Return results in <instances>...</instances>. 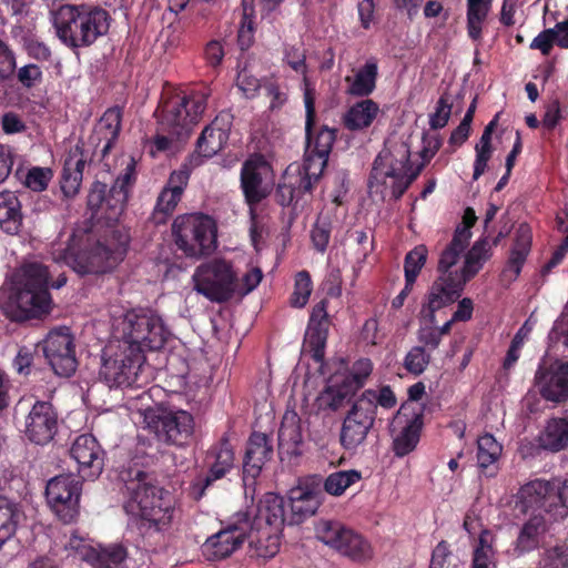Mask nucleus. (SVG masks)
Instances as JSON below:
<instances>
[{"label": "nucleus", "mask_w": 568, "mask_h": 568, "mask_svg": "<svg viewBox=\"0 0 568 568\" xmlns=\"http://www.w3.org/2000/svg\"><path fill=\"white\" fill-rule=\"evenodd\" d=\"M378 65L375 59H368L355 73L354 78L346 77L349 82L347 92L354 97H368L376 88Z\"/></svg>", "instance_id": "obj_43"}, {"label": "nucleus", "mask_w": 568, "mask_h": 568, "mask_svg": "<svg viewBox=\"0 0 568 568\" xmlns=\"http://www.w3.org/2000/svg\"><path fill=\"white\" fill-rule=\"evenodd\" d=\"M230 123H224V116L217 115L201 132L195 152L189 158L199 156V166L203 163V158L210 159L223 149L229 140Z\"/></svg>", "instance_id": "obj_30"}, {"label": "nucleus", "mask_w": 568, "mask_h": 568, "mask_svg": "<svg viewBox=\"0 0 568 568\" xmlns=\"http://www.w3.org/2000/svg\"><path fill=\"white\" fill-rule=\"evenodd\" d=\"M22 516L23 511L17 501L0 495V548L16 534Z\"/></svg>", "instance_id": "obj_45"}, {"label": "nucleus", "mask_w": 568, "mask_h": 568, "mask_svg": "<svg viewBox=\"0 0 568 568\" xmlns=\"http://www.w3.org/2000/svg\"><path fill=\"white\" fill-rule=\"evenodd\" d=\"M128 252V241L116 240L114 236L84 247H77L69 243L63 253V260L77 273L103 274L111 271L123 261Z\"/></svg>", "instance_id": "obj_9"}, {"label": "nucleus", "mask_w": 568, "mask_h": 568, "mask_svg": "<svg viewBox=\"0 0 568 568\" xmlns=\"http://www.w3.org/2000/svg\"><path fill=\"white\" fill-rule=\"evenodd\" d=\"M104 450L91 434H83L75 438L70 456L78 464V473L82 479H94L100 476L104 466Z\"/></svg>", "instance_id": "obj_25"}, {"label": "nucleus", "mask_w": 568, "mask_h": 568, "mask_svg": "<svg viewBox=\"0 0 568 568\" xmlns=\"http://www.w3.org/2000/svg\"><path fill=\"white\" fill-rule=\"evenodd\" d=\"M362 478L358 470H338L329 474L324 481V490L332 496H341Z\"/></svg>", "instance_id": "obj_51"}, {"label": "nucleus", "mask_w": 568, "mask_h": 568, "mask_svg": "<svg viewBox=\"0 0 568 568\" xmlns=\"http://www.w3.org/2000/svg\"><path fill=\"white\" fill-rule=\"evenodd\" d=\"M100 378L110 387H141L145 383L143 378L145 355L134 353L119 343L113 352L108 347L102 357Z\"/></svg>", "instance_id": "obj_11"}, {"label": "nucleus", "mask_w": 568, "mask_h": 568, "mask_svg": "<svg viewBox=\"0 0 568 568\" xmlns=\"http://www.w3.org/2000/svg\"><path fill=\"white\" fill-rule=\"evenodd\" d=\"M332 229L331 217L327 215H318L311 230V241L318 253H325L331 240Z\"/></svg>", "instance_id": "obj_55"}, {"label": "nucleus", "mask_w": 568, "mask_h": 568, "mask_svg": "<svg viewBox=\"0 0 568 568\" xmlns=\"http://www.w3.org/2000/svg\"><path fill=\"white\" fill-rule=\"evenodd\" d=\"M359 403L367 402L371 405L373 416H377V407L390 409L396 406L397 399L390 386H382L378 390L366 389L357 398Z\"/></svg>", "instance_id": "obj_50"}, {"label": "nucleus", "mask_w": 568, "mask_h": 568, "mask_svg": "<svg viewBox=\"0 0 568 568\" xmlns=\"http://www.w3.org/2000/svg\"><path fill=\"white\" fill-rule=\"evenodd\" d=\"M540 568H568V547L555 546L545 552Z\"/></svg>", "instance_id": "obj_61"}, {"label": "nucleus", "mask_w": 568, "mask_h": 568, "mask_svg": "<svg viewBox=\"0 0 568 568\" xmlns=\"http://www.w3.org/2000/svg\"><path fill=\"white\" fill-rule=\"evenodd\" d=\"M547 531V523L544 514L530 515L524 523L516 539L515 550L519 554L532 551L539 547L540 540Z\"/></svg>", "instance_id": "obj_36"}, {"label": "nucleus", "mask_w": 568, "mask_h": 568, "mask_svg": "<svg viewBox=\"0 0 568 568\" xmlns=\"http://www.w3.org/2000/svg\"><path fill=\"white\" fill-rule=\"evenodd\" d=\"M373 362L367 357L355 361L344 376V381L355 390L361 389L373 372Z\"/></svg>", "instance_id": "obj_54"}, {"label": "nucleus", "mask_w": 568, "mask_h": 568, "mask_svg": "<svg viewBox=\"0 0 568 568\" xmlns=\"http://www.w3.org/2000/svg\"><path fill=\"white\" fill-rule=\"evenodd\" d=\"M557 38L555 28L545 29L532 39L530 49L539 50L542 55H549Z\"/></svg>", "instance_id": "obj_63"}, {"label": "nucleus", "mask_w": 568, "mask_h": 568, "mask_svg": "<svg viewBox=\"0 0 568 568\" xmlns=\"http://www.w3.org/2000/svg\"><path fill=\"white\" fill-rule=\"evenodd\" d=\"M234 460L235 456L233 447L227 436L224 435L207 450V473L203 477H197L192 485V494L195 498H201L206 488H209L214 481L224 478L233 469Z\"/></svg>", "instance_id": "obj_19"}, {"label": "nucleus", "mask_w": 568, "mask_h": 568, "mask_svg": "<svg viewBox=\"0 0 568 568\" xmlns=\"http://www.w3.org/2000/svg\"><path fill=\"white\" fill-rule=\"evenodd\" d=\"M17 62L13 50L0 39V83L14 75Z\"/></svg>", "instance_id": "obj_59"}, {"label": "nucleus", "mask_w": 568, "mask_h": 568, "mask_svg": "<svg viewBox=\"0 0 568 568\" xmlns=\"http://www.w3.org/2000/svg\"><path fill=\"white\" fill-rule=\"evenodd\" d=\"M327 304L326 300H322L313 306L305 333V346L316 363H322L325 357V347L331 325Z\"/></svg>", "instance_id": "obj_26"}, {"label": "nucleus", "mask_w": 568, "mask_h": 568, "mask_svg": "<svg viewBox=\"0 0 568 568\" xmlns=\"http://www.w3.org/2000/svg\"><path fill=\"white\" fill-rule=\"evenodd\" d=\"M357 390L348 385L344 379L341 383H335L325 387L321 394V405L332 412H337L346 404L351 403Z\"/></svg>", "instance_id": "obj_47"}, {"label": "nucleus", "mask_w": 568, "mask_h": 568, "mask_svg": "<svg viewBox=\"0 0 568 568\" xmlns=\"http://www.w3.org/2000/svg\"><path fill=\"white\" fill-rule=\"evenodd\" d=\"M379 112L378 104L371 100H362L352 105L343 115V124L349 131H361L368 128Z\"/></svg>", "instance_id": "obj_40"}, {"label": "nucleus", "mask_w": 568, "mask_h": 568, "mask_svg": "<svg viewBox=\"0 0 568 568\" xmlns=\"http://www.w3.org/2000/svg\"><path fill=\"white\" fill-rule=\"evenodd\" d=\"M531 229L528 224L521 223L515 233V240L506 266L501 272V276L513 282L515 281L526 262L531 247Z\"/></svg>", "instance_id": "obj_31"}, {"label": "nucleus", "mask_w": 568, "mask_h": 568, "mask_svg": "<svg viewBox=\"0 0 568 568\" xmlns=\"http://www.w3.org/2000/svg\"><path fill=\"white\" fill-rule=\"evenodd\" d=\"M50 280L49 268L44 264L39 262L23 264L6 304V316L16 323L47 318L54 307L49 291Z\"/></svg>", "instance_id": "obj_4"}, {"label": "nucleus", "mask_w": 568, "mask_h": 568, "mask_svg": "<svg viewBox=\"0 0 568 568\" xmlns=\"http://www.w3.org/2000/svg\"><path fill=\"white\" fill-rule=\"evenodd\" d=\"M490 9L491 0H467V33L471 40L481 39L483 23L487 19Z\"/></svg>", "instance_id": "obj_48"}, {"label": "nucleus", "mask_w": 568, "mask_h": 568, "mask_svg": "<svg viewBox=\"0 0 568 568\" xmlns=\"http://www.w3.org/2000/svg\"><path fill=\"white\" fill-rule=\"evenodd\" d=\"M52 22L59 40L74 51L90 47L105 36L111 16L99 6L63 4L53 12Z\"/></svg>", "instance_id": "obj_5"}, {"label": "nucleus", "mask_w": 568, "mask_h": 568, "mask_svg": "<svg viewBox=\"0 0 568 568\" xmlns=\"http://www.w3.org/2000/svg\"><path fill=\"white\" fill-rule=\"evenodd\" d=\"M477 221L476 213L473 207H467L464 211L462 223L458 224L454 231L453 236L462 240L463 242L469 243L471 237V227Z\"/></svg>", "instance_id": "obj_64"}, {"label": "nucleus", "mask_w": 568, "mask_h": 568, "mask_svg": "<svg viewBox=\"0 0 568 568\" xmlns=\"http://www.w3.org/2000/svg\"><path fill=\"white\" fill-rule=\"evenodd\" d=\"M284 61L297 73L303 75V94L306 90V83L310 88H314V84L307 77L306 55L300 50V48L291 44H285L283 49Z\"/></svg>", "instance_id": "obj_56"}, {"label": "nucleus", "mask_w": 568, "mask_h": 568, "mask_svg": "<svg viewBox=\"0 0 568 568\" xmlns=\"http://www.w3.org/2000/svg\"><path fill=\"white\" fill-rule=\"evenodd\" d=\"M410 169L408 150L403 152L400 159L395 160L390 155L381 153L374 161L369 183L384 185L385 189L390 190L392 196L398 200L419 174V169L408 174Z\"/></svg>", "instance_id": "obj_14"}, {"label": "nucleus", "mask_w": 568, "mask_h": 568, "mask_svg": "<svg viewBox=\"0 0 568 568\" xmlns=\"http://www.w3.org/2000/svg\"><path fill=\"white\" fill-rule=\"evenodd\" d=\"M268 171V164L263 156L247 159L241 169V187L250 206L261 203L268 190L263 185V174Z\"/></svg>", "instance_id": "obj_29"}, {"label": "nucleus", "mask_w": 568, "mask_h": 568, "mask_svg": "<svg viewBox=\"0 0 568 568\" xmlns=\"http://www.w3.org/2000/svg\"><path fill=\"white\" fill-rule=\"evenodd\" d=\"M18 82L26 89H31L42 82L43 73L38 64L29 63L16 69Z\"/></svg>", "instance_id": "obj_60"}, {"label": "nucleus", "mask_w": 568, "mask_h": 568, "mask_svg": "<svg viewBox=\"0 0 568 568\" xmlns=\"http://www.w3.org/2000/svg\"><path fill=\"white\" fill-rule=\"evenodd\" d=\"M304 93L305 105V140L306 151H314V153L322 156H329L332 148L337 139V129H332L328 125H322L320 129L315 128L316 122V91L315 88H310L306 83Z\"/></svg>", "instance_id": "obj_20"}, {"label": "nucleus", "mask_w": 568, "mask_h": 568, "mask_svg": "<svg viewBox=\"0 0 568 568\" xmlns=\"http://www.w3.org/2000/svg\"><path fill=\"white\" fill-rule=\"evenodd\" d=\"M85 159L82 150L75 145L64 159L61 172V190L65 196H73L78 193L82 182Z\"/></svg>", "instance_id": "obj_34"}, {"label": "nucleus", "mask_w": 568, "mask_h": 568, "mask_svg": "<svg viewBox=\"0 0 568 568\" xmlns=\"http://www.w3.org/2000/svg\"><path fill=\"white\" fill-rule=\"evenodd\" d=\"M468 245L469 243L463 242L462 240L453 236L452 241L445 246L439 255L437 264L438 276H445L447 274L459 276L460 270H453V266L457 264Z\"/></svg>", "instance_id": "obj_49"}, {"label": "nucleus", "mask_w": 568, "mask_h": 568, "mask_svg": "<svg viewBox=\"0 0 568 568\" xmlns=\"http://www.w3.org/2000/svg\"><path fill=\"white\" fill-rule=\"evenodd\" d=\"M503 453V445L486 433L477 439V465L486 477H494L498 473L497 463Z\"/></svg>", "instance_id": "obj_37"}, {"label": "nucleus", "mask_w": 568, "mask_h": 568, "mask_svg": "<svg viewBox=\"0 0 568 568\" xmlns=\"http://www.w3.org/2000/svg\"><path fill=\"white\" fill-rule=\"evenodd\" d=\"M209 93L193 92L187 95L184 91H164L154 112L156 118V134L153 144L156 151H168L174 141L186 139L192 126L199 121L207 106Z\"/></svg>", "instance_id": "obj_3"}, {"label": "nucleus", "mask_w": 568, "mask_h": 568, "mask_svg": "<svg viewBox=\"0 0 568 568\" xmlns=\"http://www.w3.org/2000/svg\"><path fill=\"white\" fill-rule=\"evenodd\" d=\"M23 433L37 445L49 444L58 433V413L47 400H36L26 416Z\"/></svg>", "instance_id": "obj_22"}, {"label": "nucleus", "mask_w": 568, "mask_h": 568, "mask_svg": "<svg viewBox=\"0 0 568 568\" xmlns=\"http://www.w3.org/2000/svg\"><path fill=\"white\" fill-rule=\"evenodd\" d=\"M122 111L119 106L109 108L101 116L97 134H102L105 140L102 146V156H105L113 148L121 130Z\"/></svg>", "instance_id": "obj_46"}, {"label": "nucleus", "mask_w": 568, "mask_h": 568, "mask_svg": "<svg viewBox=\"0 0 568 568\" xmlns=\"http://www.w3.org/2000/svg\"><path fill=\"white\" fill-rule=\"evenodd\" d=\"M328 156H322L314 151L305 150L302 165H290L281 178L275 191L276 203L284 207H291L290 219L293 221L306 211H310L313 202V190L318 183Z\"/></svg>", "instance_id": "obj_6"}, {"label": "nucleus", "mask_w": 568, "mask_h": 568, "mask_svg": "<svg viewBox=\"0 0 568 568\" xmlns=\"http://www.w3.org/2000/svg\"><path fill=\"white\" fill-rule=\"evenodd\" d=\"M273 456L272 440L264 433L253 432L246 443L243 457V480L252 483L260 476L263 466Z\"/></svg>", "instance_id": "obj_28"}, {"label": "nucleus", "mask_w": 568, "mask_h": 568, "mask_svg": "<svg viewBox=\"0 0 568 568\" xmlns=\"http://www.w3.org/2000/svg\"><path fill=\"white\" fill-rule=\"evenodd\" d=\"M323 493L318 486L298 485L290 490V515L284 511V524L298 525L313 516L321 505ZM285 504V500L283 499Z\"/></svg>", "instance_id": "obj_27"}, {"label": "nucleus", "mask_w": 568, "mask_h": 568, "mask_svg": "<svg viewBox=\"0 0 568 568\" xmlns=\"http://www.w3.org/2000/svg\"><path fill=\"white\" fill-rule=\"evenodd\" d=\"M153 419L158 438L166 444L184 446L194 434V418L183 409L163 410Z\"/></svg>", "instance_id": "obj_21"}, {"label": "nucleus", "mask_w": 568, "mask_h": 568, "mask_svg": "<svg viewBox=\"0 0 568 568\" xmlns=\"http://www.w3.org/2000/svg\"><path fill=\"white\" fill-rule=\"evenodd\" d=\"M116 332L126 348L141 352L159 351L164 347L170 331L161 315L150 307L131 308L118 322Z\"/></svg>", "instance_id": "obj_7"}, {"label": "nucleus", "mask_w": 568, "mask_h": 568, "mask_svg": "<svg viewBox=\"0 0 568 568\" xmlns=\"http://www.w3.org/2000/svg\"><path fill=\"white\" fill-rule=\"evenodd\" d=\"M302 444L303 435L300 418L296 414L284 417L278 429V455L281 459L301 456Z\"/></svg>", "instance_id": "obj_33"}, {"label": "nucleus", "mask_w": 568, "mask_h": 568, "mask_svg": "<svg viewBox=\"0 0 568 568\" xmlns=\"http://www.w3.org/2000/svg\"><path fill=\"white\" fill-rule=\"evenodd\" d=\"M172 235L178 248L187 257L207 256L217 246L216 223L203 213L178 215L172 224Z\"/></svg>", "instance_id": "obj_10"}, {"label": "nucleus", "mask_w": 568, "mask_h": 568, "mask_svg": "<svg viewBox=\"0 0 568 568\" xmlns=\"http://www.w3.org/2000/svg\"><path fill=\"white\" fill-rule=\"evenodd\" d=\"M315 531L322 542L353 561L364 562L373 558L371 542L362 534L339 521L321 520Z\"/></svg>", "instance_id": "obj_13"}, {"label": "nucleus", "mask_w": 568, "mask_h": 568, "mask_svg": "<svg viewBox=\"0 0 568 568\" xmlns=\"http://www.w3.org/2000/svg\"><path fill=\"white\" fill-rule=\"evenodd\" d=\"M465 286L457 275L447 274L436 277L426 294L422 307V313L428 318L430 324H436V313L438 311L459 300Z\"/></svg>", "instance_id": "obj_24"}, {"label": "nucleus", "mask_w": 568, "mask_h": 568, "mask_svg": "<svg viewBox=\"0 0 568 568\" xmlns=\"http://www.w3.org/2000/svg\"><path fill=\"white\" fill-rule=\"evenodd\" d=\"M375 420L371 405L367 402L359 403L354 399L342 422L339 430L341 446L348 452L357 449L365 443Z\"/></svg>", "instance_id": "obj_18"}, {"label": "nucleus", "mask_w": 568, "mask_h": 568, "mask_svg": "<svg viewBox=\"0 0 568 568\" xmlns=\"http://www.w3.org/2000/svg\"><path fill=\"white\" fill-rule=\"evenodd\" d=\"M84 555L85 561L92 568H125L128 549L122 544H110L95 549H87Z\"/></svg>", "instance_id": "obj_39"}, {"label": "nucleus", "mask_w": 568, "mask_h": 568, "mask_svg": "<svg viewBox=\"0 0 568 568\" xmlns=\"http://www.w3.org/2000/svg\"><path fill=\"white\" fill-rule=\"evenodd\" d=\"M194 288L211 302L225 303L236 293L237 278L232 265L224 260L201 264L193 275Z\"/></svg>", "instance_id": "obj_12"}, {"label": "nucleus", "mask_w": 568, "mask_h": 568, "mask_svg": "<svg viewBox=\"0 0 568 568\" xmlns=\"http://www.w3.org/2000/svg\"><path fill=\"white\" fill-rule=\"evenodd\" d=\"M535 385L547 402L568 400V362L556 359L549 365H539L535 373Z\"/></svg>", "instance_id": "obj_23"}, {"label": "nucleus", "mask_w": 568, "mask_h": 568, "mask_svg": "<svg viewBox=\"0 0 568 568\" xmlns=\"http://www.w3.org/2000/svg\"><path fill=\"white\" fill-rule=\"evenodd\" d=\"M48 364L55 375L70 377L77 369L75 344L68 327H60L49 332L39 344Z\"/></svg>", "instance_id": "obj_16"}, {"label": "nucleus", "mask_w": 568, "mask_h": 568, "mask_svg": "<svg viewBox=\"0 0 568 568\" xmlns=\"http://www.w3.org/2000/svg\"><path fill=\"white\" fill-rule=\"evenodd\" d=\"M548 497L546 498V514L554 520L565 519L568 516V483L559 478L548 480Z\"/></svg>", "instance_id": "obj_44"}, {"label": "nucleus", "mask_w": 568, "mask_h": 568, "mask_svg": "<svg viewBox=\"0 0 568 568\" xmlns=\"http://www.w3.org/2000/svg\"><path fill=\"white\" fill-rule=\"evenodd\" d=\"M81 490L82 484L73 475H59L47 483L48 505L62 523L70 524L78 517Z\"/></svg>", "instance_id": "obj_15"}, {"label": "nucleus", "mask_w": 568, "mask_h": 568, "mask_svg": "<svg viewBox=\"0 0 568 568\" xmlns=\"http://www.w3.org/2000/svg\"><path fill=\"white\" fill-rule=\"evenodd\" d=\"M22 224L21 204L11 191L0 192V227L8 234H16Z\"/></svg>", "instance_id": "obj_42"}, {"label": "nucleus", "mask_w": 568, "mask_h": 568, "mask_svg": "<svg viewBox=\"0 0 568 568\" xmlns=\"http://www.w3.org/2000/svg\"><path fill=\"white\" fill-rule=\"evenodd\" d=\"M453 104L448 92H444L437 101L435 112L429 115V126L433 130L443 129L447 125Z\"/></svg>", "instance_id": "obj_58"}, {"label": "nucleus", "mask_w": 568, "mask_h": 568, "mask_svg": "<svg viewBox=\"0 0 568 568\" xmlns=\"http://www.w3.org/2000/svg\"><path fill=\"white\" fill-rule=\"evenodd\" d=\"M136 181L135 162L132 160L113 184L95 181L88 194V210L91 220L97 223L104 222L108 226L119 221L124 212L129 193Z\"/></svg>", "instance_id": "obj_8"}, {"label": "nucleus", "mask_w": 568, "mask_h": 568, "mask_svg": "<svg viewBox=\"0 0 568 568\" xmlns=\"http://www.w3.org/2000/svg\"><path fill=\"white\" fill-rule=\"evenodd\" d=\"M423 426V410L414 413L412 418L407 422L406 426L394 439L393 450L397 457H404L416 448L420 438Z\"/></svg>", "instance_id": "obj_41"}, {"label": "nucleus", "mask_w": 568, "mask_h": 568, "mask_svg": "<svg viewBox=\"0 0 568 568\" xmlns=\"http://www.w3.org/2000/svg\"><path fill=\"white\" fill-rule=\"evenodd\" d=\"M428 250L426 245L419 244L410 250L404 258V276L405 282L415 285L416 280L426 264Z\"/></svg>", "instance_id": "obj_52"}, {"label": "nucleus", "mask_w": 568, "mask_h": 568, "mask_svg": "<svg viewBox=\"0 0 568 568\" xmlns=\"http://www.w3.org/2000/svg\"><path fill=\"white\" fill-rule=\"evenodd\" d=\"M548 480L535 479L521 486L516 495L515 509L521 515L546 513Z\"/></svg>", "instance_id": "obj_32"}, {"label": "nucleus", "mask_w": 568, "mask_h": 568, "mask_svg": "<svg viewBox=\"0 0 568 568\" xmlns=\"http://www.w3.org/2000/svg\"><path fill=\"white\" fill-rule=\"evenodd\" d=\"M199 156L187 158L179 170L173 171L166 185L160 192L155 207L152 213V221L155 224H164L174 212L182 194L189 183L191 172L199 166Z\"/></svg>", "instance_id": "obj_17"}, {"label": "nucleus", "mask_w": 568, "mask_h": 568, "mask_svg": "<svg viewBox=\"0 0 568 568\" xmlns=\"http://www.w3.org/2000/svg\"><path fill=\"white\" fill-rule=\"evenodd\" d=\"M313 282L307 271H300L295 275L294 291L290 297V305L295 308H303L312 294Z\"/></svg>", "instance_id": "obj_53"}, {"label": "nucleus", "mask_w": 568, "mask_h": 568, "mask_svg": "<svg viewBox=\"0 0 568 568\" xmlns=\"http://www.w3.org/2000/svg\"><path fill=\"white\" fill-rule=\"evenodd\" d=\"M284 520L283 497L266 493L257 504L222 523L223 527L203 542L202 554L210 561L223 560L248 541L258 556L273 557L278 551Z\"/></svg>", "instance_id": "obj_1"}, {"label": "nucleus", "mask_w": 568, "mask_h": 568, "mask_svg": "<svg viewBox=\"0 0 568 568\" xmlns=\"http://www.w3.org/2000/svg\"><path fill=\"white\" fill-rule=\"evenodd\" d=\"M430 362V355L425 352L423 346H414L404 358L405 369L418 376L423 374Z\"/></svg>", "instance_id": "obj_57"}, {"label": "nucleus", "mask_w": 568, "mask_h": 568, "mask_svg": "<svg viewBox=\"0 0 568 568\" xmlns=\"http://www.w3.org/2000/svg\"><path fill=\"white\" fill-rule=\"evenodd\" d=\"M538 444L545 450L558 453L568 447V417H551L538 435Z\"/></svg>", "instance_id": "obj_35"}, {"label": "nucleus", "mask_w": 568, "mask_h": 568, "mask_svg": "<svg viewBox=\"0 0 568 568\" xmlns=\"http://www.w3.org/2000/svg\"><path fill=\"white\" fill-rule=\"evenodd\" d=\"M491 245L487 239L477 240L465 254L464 264L460 268L459 280L462 284L471 281L491 257Z\"/></svg>", "instance_id": "obj_38"}, {"label": "nucleus", "mask_w": 568, "mask_h": 568, "mask_svg": "<svg viewBox=\"0 0 568 568\" xmlns=\"http://www.w3.org/2000/svg\"><path fill=\"white\" fill-rule=\"evenodd\" d=\"M36 349L29 346H21L13 359V368L19 375L28 376L31 374Z\"/></svg>", "instance_id": "obj_62"}, {"label": "nucleus", "mask_w": 568, "mask_h": 568, "mask_svg": "<svg viewBox=\"0 0 568 568\" xmlns=\"http://www.w3.org/2000/svg\"><path fill=\"white\" fill-rule=\"evenodd\" d=\"M124 480L123 505L128 514L136 516V529L143 546L156 551L165 545L175 513L171 494L154 484L152 476L143 470H134V476Z\"/></svg>", "instance_id": "obj_2"}]
</instances>
